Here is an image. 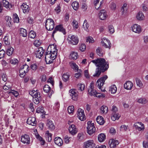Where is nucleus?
<instances>
[{"instance_id": "14", "label": "nucleus", "mask_w": 148, "mask_h": 148, "mask_svg": "<svg viewBox=\"0 0 148 148\" xmlns=\"http://www.w3.org/2000/svg\"><path fill=\"white\" fill-rule=\"evenodd\" d=\"M102 45L106 48H110L111 47V43L110 41L106 38H104L101 41Z\"/></svg>"}, {"instance_id": "28", "label": "nucleus", "mask_w": 148, "mask_h": 148, "mask_svg": "<svg viewBox=\"0 0 148 148\" xmlns=\"http://www.w3.org/2000/svg\"><path fill=\"white\" fill-rule=\"evenodd\" d=\"M96 121L97 123L100 125H103L105 121L103 118L101 116H99L96 118Z\"/></svg>"}, {"instance_id": "15", "label": "nucleus", "mask_w": 148, "mask_h": 148, "mask_svg": "<svg viewBox=\"0 0 148 148\" xmlns=\"http://www.w3.org/2000/svg\"><path fill=\"white\" fill-rule=\"evenodd\" d=\"M27 123L32 126H35L37 124V121L34 117H29L27 120Z\"/></svg>"}, {"instance_id": "12", "label": "nucleus", "mask_w": 148, "mask_h": 148, "mask_svg": "<svg viewBox=\"0 0 148 148\" xmlns=\"http://www.w3.org/2000/svg\"><path fill=\"white\" fill-rule=\"evenodd\" d=\"M131 27L132 31L135 33L139 34L141 32V27L137 24L133 25Z\"/></svg>"}, {"instance_id": "3", "label": "nucleus", "mask_w": 148, "mask_h": 148, "mask_svg": "<svg viewBox=\"0 0 148 148\" xmlns=\"http://www.w3.org/2000/svg\"><path fill=\"white\" fill-rule=\"evenodd\" d=\"M107 78L108 76L107 75H105L99 79L97 82L96 83L97 86L98 87L99 89L101 90L102 92H105L106 91L104 88L102 89L103 87H102L104 84L105 81Z\"/></svg>"}, {"instance_id": "63", "label": "nucleus", "mask_w": 148, "mask_h": 148, "mask_svg": "<svg viewBox=\"0 0 148 148\" xmlns=\"http://www.w3.org/2000/svg\"><path fill=\"white\" fill-rule=\"evenodd\" d=\"M5 53V51L3 49L0 51V58L4 57Z\"/></svg>"}, {"instance_id": "37", "label": "nucleus", "mask_w": 148, "mask_h": 148, "mask_svg": "<svg viewBox=\"0 0 148 148\" xmlns=\"http://www.w3.org/2000/svg\"><path fill=\"white\" fill-rule=\"evenodd\" d=\"M94 88H89L88 89L89 94L91 96L96 95L98 94L97 92L95 90Z\"/></svg>"}, {"instance_id": "56", "label": "nucleus", "mask_w": 148, "mask_h": 148, "mask_svg": "<svg viewBox=\"0 0 148 148\" xmlns=\"http://www.w3.org/2000/svg\"><path fill=\"white\" fill-rule=\"evenodd\" d=\"M109 31L111 34H113L114 32V29L113 26L112 25H109L108 26Z\"/></svg>"}, {"instance_id": "22", "label": "nucleus", "mask_w": 148, "mask_h": 148, "mask_svg": "<svg viewBox=\"0 0 148 148\" xmlns=\"http://www.w3.org/2000/svg\"><path fill=\"white\" fill-rule=\"evenodd\" d=\"M5 23L7 26L10 27L12 25V20L10 17L6 16L5 18Z\"/></svg>"}, {"instance_id": "2", "label": "nucleus", "mask_w": 148, "mask_h": 148, "mask_svg": "<svg viewBox=\"0 0 148 148\" xmlns=\"http://www.w3.org/2000/svg\"><path fill=\"white\" fill-rule=\"evenodd\" d=\"M48 52L45 54V60L47 64H50L56 57L57 49L56 45L54 44L49 45L48 47Z\"/></svg>"}, {"instance_id": "6", "label": "nucleus", "mask_w": 148, "mask_h": 148, "mask_svg": "<svg viewBox=\"0 0 148 148\" xmlns=\"http://www.w3.org/2000/svg\"><path fill=\"white\" fill-rule=\"evenodd\" d=\"M59 31L62 32L64 34H65L66 32L65 29L64 28L63 26L62 25H60L56 27L54 30L53 31L52 33V37H53L54 35L56 32Z\"/></svg>"}, {"instance_id": "9", "label": "nucleus", "mask_w": 148, "mask_h": 148, "mask_svg": "<svg viewBox=\"0 0 148 148\" xmlns=\"http://www.w3.org/2000/svg\"><path fill=\"white\" fill-rule=\"evenodd\" d=\"M95 146L93 140H88L84 143V148H94Z\"/></svg>"}, {"instance_id": "11", "label": "nucleus", "mask_w": 148, "mask_h": 148, "mask_svg": "<svg viewBox=\"0 0 148 148\" xmlns=\"http://www.w3.org/2000/svg\"><path fill=\"white\" fill-rule=\"evenodd\" d=\"M69 132L72 135L76 134L78 132L76 126L74 124L70 125L69 128Z\"/></svg>"}, {"instance_id": "57", "label": "nucleus", "mask_w": 148, "mask_h": 148, "mask_svg": "<svg viewBox=\"0 0 148 148\" xmlns=\"http://www.w3.org/2000/svg\"><path fill=\"white\" fill-rule=\"evenodd\" d=\"M73 28L77 29L78 27V22L75 20H74L72 22Z\"/></svg>"}, {"instance_id": "58", "label": "nucleus", "mask_w": 148, "mask_h": 148, "mask_svg": "<svg viewBox=\"0 0 148 148\" xmlns=\"http://www.w3.org/2000/svg\"><path fill=\"white\" fill-rule=\"evenodd\" d=\"M60 107L59 103L57 102L55 103L54 106H53V109L56 110L58 109Z\"/></svg>"}, {"instance_id": "46", "label": "nucleus", "mask_w": 148, "mask_h": 148, "mask_svg": "<svg viewBox=\"0 0 148 148\" xmlns=\"http://www.w3.org/2000/svg\"><path fill=\"white\" fill-rule=\"evenodd\" d=\"M8 93L9 94H12V95H14L15 97H17L18 96V92L14 90H11L8 91Z\"/></svg>"}, {"instance_id": "61", "label": "nucleus", "mask_w": 148, "mask_h": 148, "mask_svg": "<svg viewBox=\"0 0 148 148\" xmlns=\"http://www.w3.org/2000/svg\"><path fill=\"white\" fill-rule=\"evenodd\" d=\"M11 88V86L8 85L6 83L3 87V89L5 90H7Z\"/></svg>"}, {"instance_id": "59", "label": "nucleus", "mask_w": 148, "mask_h": 148, "mask_svg": "<svg viewBox=\"0 0 148 148\" xmlns=\"http://www.w3.org/2000/svg\"><path fill=\"white\" fill-rule=\"evenodd\" d=\"M116 4L114 2H112L110 5V7L112 10H115L116 8Z\"/></svg>"}, {"instance_id": "33", "label": "nucleus", "mask_w": 148, "mask_h": 148, "mask_svg": "<svg viewBox=\"0 0 148 148\" xmlns=\"http://www.w3.org/2000/svg\"><path fill=\"white\" fill-rule=\"evenodd\" d=\"M101 112L102 114L106 113L108 111V107L104 105H103L100 108Z\"/></svg>"}, {"instance_id": "18", "label": "nucleus", "mask_w": 148, "mask_h": 148, "mask_svg": "<svg viewBox=\"0 0 148 148\" xmlns=\"http://www.w3.org/2000/svg\"><path fill=\"white\" fill-rule=\"evenodd\" d=\"M44 91L46 92H49L48 95L49 97H51L53 92L51 90V87L48 85H45L43 87Z\"/></svg>"}, {"instance_id": "36", "label": "nucleus", "mask_w": 148, "mask_h": 148, "mask_svg": "<svg viewBox=\"0 0 148 148\" xmlns=\"http://www.w3.org/2000/svg\"><path fill=\"white\" fill-rule=\"evenodd\" d=\"M20 35L24 37H25L27 36V32L26 30L23 28L20 29Z\"/></svg>"}, {"instance_id": "17", "label": "nucleus", "mask_w": 148, "mask_h": 148, "mask_svg": "<svg viewBox=\"0 0 148 148\" xmlns=\"http://www.w3.org/2000/svg\"><path fill=\"white\" fill-rule=\"evenodd\" d=\"M44 50L43 49L42 47L38 48L35 53L36 57L38 58L39 59L41 58L44 53Z\"/></svg>"}, {"instance_id": "49", "label": "nucleus", "mask_w": 148, "mask_h": 148, "mask_svg": "<svg viewBox=\"0 0 148 148\" xmlns=\"http://www.w3.org/2000/svg\"><path fill=\"white\" fill-rule=\"evenodd\" d=\"M70 65L72 69L76 70H78V66L75 63L73 62H71L70 63Z\"/></svg>"}, {"instance_id": "26", "label": "nucleus", "mask_w": 148, "mask_h": 148, "mask_svg": "<svg viewBox=\"0 0 148 148\" xmlns=\"http://www.w3.org/2000/svg\"><path fill=\"white\" fill-rule=\"evenodd\" d=\"M54 141L55 144L59 146H61L63 144L62 139L59 137L55 138L54 139Z\"/></svg>"}, {"instance_id": "52", "label": "nucleus", "mask_w": 148, "mask_h": 148, "mask_svg": "<svg viewBox=\"0 0 148 148\" xmlns=\"http://www.w3.org/2000/svg\"><path fill=\"white\" fill-rule=\"evenodd\" d=\"M71 138L68 136H65L64 137V140L65 143H68L71 140Z\"/></svg>"}, {"instance_id": "4", "label": "nucleus", "mask_w": 148, "mask_h": 148, "mask_svg": "<svg viewBox=\"0 0 148 148\" xmlns=\"http://www.w3.org/2000/svg\"><path fill=\"white\" fill-rule=\"evenodd\" d=\"M87 132L90 135H92L95 132V128L93 123L89 121L87 122Z\"/></svg>"}, {"instance_id": "20", "label": "nucleus", "mask_w": 148, "mask_h": 148, "mask_svg": "<svg viewBox=\"0 0 148 148\" xmlns=\"http://www.w3.org/2000/svg\"><path fill=\"white\" fill-rule=\"evenodd\" d=\"M21 8L23 12L25 14L27 13L29 10V8L28 5L26 3H24L21 5Z\"/></svg>"}, {"instance_id": "43", "label": "nucleus", "mask_w": 148, "mask_h": 148, "mask_svg": "<svg viewBox=\"0 0 148 148\" xmlns=\"http://www.w3.org/2000/svg\"><path fill=\"white\" fill-rule=\"evenodd\" d=\"M41 100V97L39 96L38 97L33 98V101L35 103L38 104L39 103L40 101Z\"/></svg>"}, {"instance_id": "60", "label": "nucleus", "mask_w": 148, "mask_h": 148, "mask_svg": "<svg viewBox=\"0 0 148 148\" xmlns=\"http://www.w3.org/2000/svg\"><path fill=\"white\" fill-rule=\"evenodd\" d=\"M86 49V46L84 44H82L79 47V50L82 51H83L85 50Z\"/></svg>"}, {"instance_id": "54", "label": "nucleus", "mask_w": 148, "mask_h": 148, "mask_svg": "<svg viewBox=\"0 0 148 148\" xmlns=\"http://www.w3.org/2000/svg\"><path fill=\"white\" fill-rule=\"evenodd\" d=\"M18 61L17 59L16 58H14L10 60V63L13 65H15L17 64Z\"/></svg>"}, {"instance_id": "19", "label": "nucleus", "mask_w": 148, "mask_h": 148, "mask_svg": "<svg viewBox=\"0 0 148 148\" xmlns=\"http://www.w3.org/2000/svg\"><path fill=\"white\" fill-rule=\"evenodd\" d=\"M99 15L100 19L101 20L106 19L107 16L106 12L104 10H101L99 13Z\"/></svg>"}, {"instance_id": "16", "label": "nucleus", "mask_w": 148, "mask_h": 148, "mask_svg": "<svg viewBox=\"0 0 148 148\" xmlns=\"http://www.w3.org/2000/svg\"><path fill=\"white\" fill-rule=\"evenodd\" d=\"M119 144V142L118 140L113 139H110L109 142V145L111 148H114Z\"/></svg>"}, {"instance_id": "55", "label": "nucleus", "mask_w": 148, "mask_h": 148, "mask_svg": "<svg viewBox=\"0 0 148 148\" xmlns=\"http://www.w3.org/2000/svg\"><path fill=\"white\" fill-rule=\"evenodd\" d=\"M127 126L123 125L120 127V130L121 131H126L127 129Z\"/></svg>"}, {"instance_id": "39", "label": "nucleus", "mask_w": 148, "mask_h": 148, "mask_svg": "<svg viewBox=\"0 0 148 148\" xmlns=\"http://www.w3.org/2000/svg\"><path fill=\"white\" fill-rule=\"evenodd\" d=\"M96 52L99 56H102L103 55V51L101 48L98 47L96 50Z\"/></svg>"}, {"instance_id": "64", "label": "nucleus", "mask_w": 148, "mask_h": 148, "mask_svg": "<svg viewBox=\"0 0 148 148\" xmlns=\"http://www.w3.org/2000/svg\"><path fill=\"white\" fill-rule=\"evenodd\" d=\"M143 147L145 148H148V140L144 141L143 142Z\"/></svg>"}, {"instance_id": "44", "label": "nucleus", "mask_w": 148, "mask_h": 148, "mask_svg": "<svg viewBox=\"0 0 148 148\" xmlns=\"http://www.w3.org/2000/svg\"><path fill=\"white\" fill-rule=\"evenodd\" d=\"M147 101L145 98H140L138 100V102L139 103L144 104L147 102Z\"/></svg>"}, {"instance_id": "29", "label": "nucleus", "mask_w": 148, "mask_h": 148, "mask_svg": "<svg viewBox=\"0 0 148 148\" xmlns=\"http://www.w3.org/2000/svg\"><path fill=\"white\" fill-rule=\"evenodd\" d=\"M69 58L73 60H76L78 57V55L77 53L74 52H72L70 54L69 56Z\"/></svg>"}, {"instance_id": "13", "label": "nucleus", "mask_w": 148, "mask_h": 148, "mask_svg": "<svg viewBox=\"0 0 148 148\" xmlns=\"http://www.w3.org/2000/svg\"><path fill=\"white\" fill-rule=\"evenodd\" d=\"M77 115L79 119L81 121H83L85 119L84 111L83 110L80 108L78 109Z\"/></svg>"}, {"instance_id": "62", "label": "nucleus", "mask_w": 148, "mask_h": 148, "mask_svg": "<svg viewBox=\"0 0 148 148\" xmlns=\"http://www.w3.org/2000/svg\"><path fill=\"white\" fill-rule=\"evenodd\" d=\"M86 42H89V43H92L94 42V40L92 37H89L87 38Z\"/></svg>"}, {"instance_id": "51", "label": "nucleus", "mask_w": 148, "mask_h": 148, "mask_svg": "<svg viewBox=\"0 0 148 148\" xmlns=\"http://www.w3.org/2000/svg\"><path fill=\"white\" fill-rule=\"evenodd\" d=\"M74 110V107L73 106H69L68 108V110L69 114L73 113Z\"/></svg>"}, {"instance_id": "10", "label": "nucleus", "mask_w": 148, "mask_h": 148, "mask_svg": "<svg viewBox=\"0 0 148 148\" xmlns=\"http://www.w3.org/2000/svg\"><path fill=\"white\" fill-rule=\"evenodd\" d=\"M69 94L71 97L72 99L74 101H76L78 98V95L76 90L71 89L69 91Z\"/></svg>"}, {"instance_id": "53", "label": "nucleus", "mask_w": 148, "mask_h": 148, "mask_svg": "<svg viewBox=\"0 0 148 148\" xmlns=\"http://www.w3.org/2000/svg\"><path fill=\"white\" fill-rule=\"evenodd\" d=\"M29 66L26 64L23 65L21 67V69H23V70H25L26 72H28L29 70Z\"/></svg>"}, {"instance_id": "24", "label": "nucleus", "mask_w": 148, "mask_h": 148, "mask_svg": "<svg viewBox=\"0 0 148 148\" xmlns=\"http://www.w3.org/2000/svg\"><path fill=\"white\" fill-rule=\"evenodd\" d=\"M133 86V83L130 81H127L124 84L125 88L127 90H131Z\"/></svg>"}, {"instance_id": "38", "label": "nucleus", "mask_w": 148, "mask_h": 148, "mask_svg": "<svg viewBox=\"0 0 148 148\" xmlns=\"http://www.w3.org/2000/svg\"><path fill=\"white\" fill-rule=\"evenodd\" d=\"M70 75L67 73L64 74L62 76L63 80L65 82L67 81L69 79Z\"/></svg>"}, {"instance_id": "34", "label": "nucleus", "mask_w": 148, "mask_h": 148, "mask_svg": "<svg viewBox=\"0 0 148 148\" xmlns=\"http://www.w3.org/2000/svg\"><path fill=\"white\" fill-rule=\"evenodd\" d=\"M144 17L143 14L141 12H139L136 16V18L138 20H142Z\"/></svg>"}, {"instance_id": "48", "label": "nucleus", "mask_w": 148, "mask_h": 148, "mask_svg": "<svg viewBox=\"0 0 148 148\" xmlns=\"http://www.w3.org/2000/svg\"><path fill=\"white\" fill-rule=\"evenodd\" d=\"M136 81L137 85L140 88L142 87L143 86V84L140 79L138 78H136Z\"/></svg>"}, {"instance_id": "31", "label": "nucleus", "mask_w": 148, "mask_h": 148, "mask_svg": "<svg viewBox=\"0 0 148 148\" xmlns=\"http://www.w3.org/2000/svg\"><path fill=\"white\" fill-rule=\"evenodd\" d=\"M112 116L111 117V119L112 120L114 121L116 119H118L121 116L118 113H112Z\"/></svg>"}, {"instance_id": "27", "label": "nucleus", "mask_w": 148, "mask_h": 148, "mask_svg": "<svg viewBox=\"0 0 148 148\" xmlns=\"http://www.w3.org/2000/svg\"><path fill=\"white\" fill-rule=\"evenodd\" d=\"M52 134L49 133V131H46L45 135L46 140L48 142L51 141L52 139Z\"/></svg>"}, {"instance_id": "8", "label": "nucleus", "mask_w": 148, "mask_h": 148, "mask_svg": "<svg viewBox=\"0 0 148 148\" xmlns=\"http://www.w3.org/2000/svg\"><path fill=\"white\" fill-rule=\"evenodd\" d=\"M69 42L73 45H76L78 42L79 40L77 37L75 35L69 36Z\"/></svg>"}, {"instance_id": "40", "label": "nucleus", "mask_w": 148, "mask_h": 148, "mask_svg": "<svg viewBox=\"0 0 148 148\" xmlns=\"http://www.w3.org/2000/svg\"><path fill=\"white\" fill-rule=\"evenodd\" d=\"M89 27V25L87 23V21L85 20L83 25V27L84 29L87 32L88 31V28Z\"/></svg>"}, {"instance_id": "23", "label": "nucleus", "mask_w": 148, "mask_h": 148, "mask_svg": "<svg viewBox=\"0 0 148 148\" xmlns=\"http://www.w3.org/2000/svg\"><path fill=\"white\" fill-rule=\"evenodd\" d=\"M0 3H1L2 5L6 8L10 9L13 6L11 4H10L9 2L6 0H3L2 2Z\"/></svg>"}, {"instance_id": "30", "label": "nucleus", "mask_w": 148, "mask_h": 148, "mask_svg": "<svg viewBox=\"0 0 148 148\" xmlns=\"http://www.w3.org/2000/svg\"><path fill=\"white\" fill-rule=\"evenodd\" d=\"M106 136L104 134H99L98 136V139L100 142H103L106 139Z\"/></svg>"}, {"instance_id": "35", "label": "nucleus", "mask_w": 148, "mask_h": 148, "mask_svg": "<svg viewBox=\"0 0 148 148\" xmlns=\"http://www.w3.org/2000/svg\"><path fill=\"white\" fill-rule=\"evenodd\" d=\"M103 0H101V1H100V3L99 4V1H94V5L95 6V8L96 9H99L101 5L103 3Z\"/></svg>"}, {"instance_id": "47", "label": "nucleus", "mask_w": 148, "mask_h": 148, "mask_svg": "<svg viewBox=\"0 0 148 148\" xmlns=\"http://www.w3.org/2000/svg\"><path fill=\"white\" fill-rule=\"evenodd\" d=\"M77 88L78 90H80L81 91H82L84 90L85 86L84 84H79L77 85Z\"/></svg>"}, {"instance_id": "41", "label": "nucleus", "mask_w": 148, "mask_h": 148, "mask_svg": "<svg viewBox=\"0 0 148 148\" xmlns=\"http://www.w3.org/2000/svg\"><path fill=\"white\" fill-rule=\"evenodd\" d=\"M72 5L74 10H77L79 8V3L77 1H75L72 3Z\"/></svg>"}, {"instance_id": "25", "label": "nucleus", "mask_w": 148, "mask_h": 148, "mask_svg": "<svg viewBox=\"0 0 148 148\" xmlns=\"http://www.w3.org/2000/svg\"><path fill=\"white\" fill-rule=\"evenodd\" d=\"M48 128L50 130H53L55 128V127L53 122L49 120L47 124Z\"/></svg>"}, {"instance_id": "42", "label": "nucleus", "mask_w": 148, "mask_h": 148, "mask_svg": "<svg viewBox=\"0 0 148 148\" xmlns=\"http://www.w3.org/2000/svg\"><path fill=\"white\" fill-rule=\"evenodd\" d=\"M36 36V34L35 32L31 31L29 33V36L32 38H34Z\"/></svg>"}, {"instance_id": "5", "label": "nucleus", "mask_w": 148, "mask_h": 148, "mask_svg": "<svg viewBox=\"0 0 148 148\" xmlns=\"http://www.w3.org/2000/svg\"><path fill=\"white\" fill-rule=\"evenodd\" d=\"M54 22L53 20L50 18H49L46 21L45 26L46 29L49 31L53 29L54 27Z\"/></svg>"}, {"instance_id": "1", "label": "nucleus", "mask_w": 148, "mask_h": 148, "mask_svg": "<svg viewBox=\"0 0 148 148\" xmlns=\"http://www.w3.org/2000/svg\"><path fill=\"white\" fill-rule=\"evenodd\" d=\"M91 62L95 64L97 67L95 70V73L93 75L94 77H99L101 72H105L109 67L108 63L103 58H98L92 60L90 62Z\"/></svg>"}, {"instance_id": "45", "label": "nucleus", "mask_w": 148, "mask_h": 148, "mask_svg": "<svg viewBox=\"0 0 148 148\" xmlns=\"http://www.w3.org/2000/svg\"><path fill=\"white\" fill-rule=\"evenodd\" d=\"M14 50V49L13 48L9 47L8 48L7 51V54L9 56H10L12 54Z\"/></svg>"}, {"instance_id": "7", "label": "nucleus", "mask_w": 148, "mask_h": 148, "mask_svg": "<svg viewBox=\"0 0 148 148\" xmlns=\"http://www.w3.org/2000/svg\"><path fill=\"white\" fill-rule=\"evenodd\" d=\"M21 141L27 145L30 144V140L29 136L26 134L22 135L21 136Z\"/></svg>"}, {"instance_id": "21", "label": "nucleus", "mask_w": 148, "mask_h": 148, "mask_svg": "<svg viewBox=\"0 0 148 148\" xmlns=\"http://www.w3.org/2000/svg\"><path fill=\"white\" fill-rule=\"evenodd\" d=\"M29 94L31 95L33 98L37 97L40 96L41 97L40 93L38 90H33L29 92Z\"/></svg>"}, {"instance_id": "50", "label": "nucleus", "mask_w": 148, "mask_h": 148, "mask_svg": "<svg viewBox=\"0 0 148 148\" xmlns=\"http://www.w3.org/2000/svg\"><path fill=\"white\" fill-rule=\"evenodd\" d=\"M13 18L14 22L18 23L19 22V18L18 15L16 14H13Z\"/></svg>"}, {"instance_id": "32", "label": "nucleus", "mask_w": 148, "mask_h": 148, "mask_svg": "<svg viewBox=\"0 0 148 148\" xmlns=\"http://www.w3.org/2000/svg\"><path fill=\"white\" fill-rule=\"evenodd\" d=\"M117 90V88L115 85L111 86L109 88V91L112 94H114Z\"/></svg>"}]
</instances>
